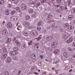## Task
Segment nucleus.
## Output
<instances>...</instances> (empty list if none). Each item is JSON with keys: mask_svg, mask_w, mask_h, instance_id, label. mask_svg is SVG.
I'll return each mask as SVG.
<instances>
[{"mask_svg": "<svg viewBox=\"0 0 75 75\" xmlns=\"http://www.w3.org/2000/svg\"><path fill=\"white\" fill-rule=\"evenodd\" d=\"M30 34L31 35H32L35 36V37H38V32L35 30L31 31L30 32Z\"/></svg>", "mask_w": 75, "mask_h": 75, "instance_id": "obj_1", "label": "nucleus"}, {"mask_svg": "<svg viewBox=\"0 0 75 75\" xmlns=\"http://www.w3.org/2000/svg\"><path fill=\"white\" fill-rule=\"evenodd\" d=\"M58 42L57 41H55L54 42H52L51 44V47L52 48H55L56 47H57V45Z\"/></svg>", "mask_w": 75, "mask_h": 75, "instance_id": "obj_2", "label": "nucleus"}, {"mask_svg": "<svg viewBox=\"0 0 75 75\" xmlns=\"http://www.w3.org/2000/svg\"><path fill=\"white\" fill-rule=\"evenodd\" d=\"M7 57V53L6 52L3 53L1 57V58L2 60H4Z\"/></svg>", "mask_w": 75, "mask_h": 75, "instance_id": "obj_3", "label": "nucleus"}, {"mask_svg": "<svg viewBox=\"0 0 75 75\" xmlns=\"http://www.w3.org/2000/svg\"><path fill=\"white\" fill-rule=\"evenodd\" d=\"M21 8H22V10H25L27 9V6L26 4H22L21 5Z\"/></svg>", "mask_w": 75, "mask_h": 75, "instance_id": "obj_4", "label": "nucleus"}, {"mask_svg": "<svg viewBox=\"0 0 75 75\" xmlns=\"http://www.w3.org/2000/svg\"><path fill=\"white\" fill-rule=\"evenodd\" d=\"M18 54V51H15L11 52L10 53V55H16Z\"/></svg>", "mask_w": 75, "mask_h": 75, "instance_id": "obj_5", "label": "nucleus"}, {"mask_svg": "<svg viewBox=\"0 0 75 75\" xmlns=\"http://www.w3.org/2000/svg\"><path fill=\"white\" fill-rule=\"evenodd\" d=\"M54 54H57L58 55V54H59L60 53H61L60 51L58 49H56L54 52Z\"/></svg>", "mask_w": 75, "mask_h": 75, "instance_id": "obj_6", "label": "nucleus"}, {"mask_svg": "<svg viewBox=\"0 0 75 75\" xmlns=\"http://www.w3.org/2000/svg\"><path fill=\"white\" fill-rule=\"evenodd\" d=\"M7 27L8 28H12V24L11 22H9L7 25Z\"/></svg>", "mask_w": 75, "mask_h": 75, "instance_id": "obj_7", "label": "nucleus"}, {"mask_svg": "<svg viewBox=\"0 0 75 75\" xmlns=\"http://www.w3.org/2000/svg\"><path fill=\"white\" fill-rule=\"evenodd\" d=\"M17 18L16 16H12L10 18L11 21H16V20H17Z\"/></svg>", "mask_w": 75, "mask_h": 75, "instance_id": "obj_8", "label": "nucleus"}, {"mask_svg": "<svg viewBox=\"0 0 75 75\" xmlns=\"http://www.w3.org/2000/svg\"><path fill=\"white\" fill-rule=\"evenodd\" d=\"M34 4V2L33 0H29L28 1V4L30 5H32V4Z\"/></svg>", "mask_w": 75, "mask_h": 75, "instance_id": "obj_9", "label": "nucleus"}, {"mask_svg": "<svg viewBox=\"0 0 75 75\" xmlns=\"http://www.w3.org/2000/svg\"><path fill=\"white\" fill-rule=\"evenodd\" d=\"M15 42L17 46H20V45H21V43H20V42H19V41H18V40H16L15 41Z\"/></svg>", "mask_w": 75, "mask_h": 75, "instance_id": "obj_10", "label": "nucleus"}, {"mask_svg": "<svg viewBox=\"0 0 75 75\" xmlns=\"http://www.w3.org/2000/svg\"><path fill=\"white\" fill-rule=\"evenodd\" d=\"M24 25L25 26L27 27L30 25V23L27 21H25L24 23Z\"/></svg>", "mask_w": 75, "mask_h": 75, "instance_id": "obj_11", "label": "nucleus"}, {"mask_svg": "<svg viewBox=\"0 0 75 75\" xmlns=\"http://www.w3.org/2000/svg\"><path fill=\"white\" fill-rule=\"evenodd\" d=\"M52 15L51 14H50L48 15L47 19V20H50V19H51V18H52Z\"/></svg>", "mask_w": 75, "mask_h": 75, "instance_id": "obj_12", "label": "nucleus"}, {"mask_svg": "<svg viewBox=\"0 0 75 75\" xmlns=\"http://www.w3.org/2000/svg\"><path fill=\"white\" fill-rule=\"evenodd\" d=\"M71 0H69V1L67 2L68 5L70 7H71L72 6V4L71 2Z\"/></svg>", "mask_w": 75, "mask_h": 75, "instance_id": "obj_13", "label": "nucleus"}, {"mask_svg": "<svg viewBox=\"0 0 75 75\" xmlns=\"http://www.w3.org/2000/svg\"><path fill=\"white\" fill-rule=\"evenodd\" d=\"M21 47L22 48H26L27 47V45H26V44H23L21 46Z\"/></svg>", "mask_w": 75, "mask_h": 75, "instance_id": "obj_14", "label": "nucleus"}, {"mask_svg": "<svg viewBox=\"0 0 75 75\" xmlns=\"http://www.w3.org/2000/svg\"><path fill=\"white\" fill-rule=\"evenodd\" d=\"M52 39V36H48L46 38V40H51Z\"/></svg>", "mask_w": 75, "mask_h": 75, "instance_id": "obj_15", "label": "nucleus"}, {"mask_svg": "<svg viewBox=\"0 0 75 75\" xmlns=\"http://www.w3.org/2000/svg\"><path fill=\"white\" fill-rule=\"evenodd\" d=\"M74 18V16L72 15H70L68 17V19L69 20H71L73 18Z\"/></svg>", "mask_w": 75, "mask_h": 75, "instance_id": "obj_16", "label": "nucleus"}, {"mask_svg": "<svg viewBox=\"0 0 75 75\" xmlns=\"http://www.w3.org/2000/svg\"><path fill=\"white\" fill-rule=\"evenodd\" d=\"M11 39L10 38H7V42L8 43H10L11 42Z\"/></svg>", "mask_w": 75, "mask_h": 75, "instance_id": "obj_17", "label": "nucleus"}, {"mask_svg": "<svg viewBox=\"0 0 75 75\" xmlns=\"http://www.w3.org/2000/svg\"><path fill=\"white\" fill-rule=\"evenodd\" d=\"M11 58L10 57H8L7 59V62H8V63H10V62H11Z\"/></svg>", "mask_w": 75, "mask_h": 75, "instance_id": "obj_18", "label": "nucleus"}, {"mask_svg": "<svg viewBox=\"0 0 75 75\" xmlns=\"http://www.w3.org/2000/svg\"><path fill=\"white\" fill-rule=\"evenodd\" d=\"M35 57H36L35 55L34 54H32L31 55V58L32 59H35Z\"/></svg>", "mask_w": 75, "mask_h": 75, "instance_id": "obj_19", "label": "nucleus"}, {"mask_svg": "<svg viewBox=\"0 0 75 75\" xmlns=\"http://www.w3.org/2000/svg\"><path fill=\"white\" fill-rule=\"evenodd\" d=\"M33 11H34L33 9L31 8H30L28 9V13H32Z\"/></svg>", "mask_w": 75, "mask_h": 75, "instance_id": "obj_20", "label": "nucleus"}, {"mask_svg": "<svg viewBox=\"0 0 75 75\" xmlns=\"http://www.w3.org/2000/svg\"><path fill=\"white\" fill-rule=\"evenodd\" d=\"M68 28L69 30H72L74 28V26H73L69 25L68 27Z\"/></svg>", "mask_w": 75, "mask_h": 75, "instance_id": "obj_21", "label": "nucleus"}, {"mask_svg": "<svg viewBox=\"0 0 75 75\" xmlns=\"http://www.w3.org/2000/svg\"><path fill=\"white\" fill-rule=\"evenodd\" d=\"M16 10L19 13H20L21 12V10H20V8L19 7H16Z\"/></svg>", "mask_w": 75, "mask_h": 75, "instance_id": "obj_22", "label": "nucleus"}, {"mask_svg": "<svg viewBox=\"0 0 75 75\" xmlns=\"http://www.w3.org/2000/svg\"><path fill=\"white\" fill-rule=\"evenodd\" d=\"M23 35L26 37H28V33L27 32H24L23 33Z\"/></svg>", "mask_w": 75, "mask_h": 75, "instance_id": "obj_23", "label": "nucleus"}, {"mask_svg": "<svg viewBox=\"0 0 75 75\" xmlns=\"http://www.w3.org/2000/svg\"><path fill=\"white\" fill-rule=\"evenodd\" d=\"M5 14L6 15H8L9 14V11L8 10H6L5 12Z\"/></svg>", "mask_w": 75, "mask_h": 75, "instance_id": "obj_24", "label": "nucleus"}, {"mask_svg": "<svg viewBox=\"0 0 75 75\" xmlns=\"http://www.w3.org/2000/svg\"><path fill=\"white\" fill-rule=\"evenodd\" d=\"M68 55L67 52H65L63 53V56L64 57H65V58H67V57H68V55Z\"/></svg>", "mask_w": 75, "mask_h": 75, "instance_id": "obj_25", "label": "nucleus"}, {"mask_svg": "<svg viewBox=\"0 0 75 75\" xmlns=\"http://www.w3.org/2000/svg\"><path fill=\"white\" fill-rule=\"evenodd\" d=\"M64 26L65 28H67V27H68V26H69V23H66L64 24Z\"/></svg>", "mask_w": 75, "mask_h": 75, "instance_id": "obj_26", "label": "nucleus"}, {"mask_svg": "<svg viewBox=\"0 0 75 75\" xmlns=\"http://www.w3.org/2000/svg\"><path fill=\"white\" fill-rule=\"evenodd\" d=\"M60 9L62 11V10H64L65 9V7L62 6H61L60 7Z\"/></svg>", "mask_w": 75, "mask_h": 75, "instance_id": "obj_27", "label": "nucleus"}, {"mask_svg": "<svg viewBox=\"0 0 75 75\" xmlns=\"http://www.w3.org/2000/svg\"><path fill=\"white\" fill-rule=\"evenodd\" d=\"M41 35H40V36L38 37V38H37V41H40V39L41 38Z\"/></svg>", "mask_w": 75, "mask_h": 75, "instance_id": "obj_28", "label": "nucleus"}, {"mask_svg": "<svg viewBox=\"0 0 75 75\" xmlns=\"http://www.w3.org/2000/svg\"><path fill=\"white\" fill-rule=\"evenodd\" d=\"M40 5H41V3L39 2H38L36 4V7H38L39 6H40Z\"/></svg>", "mask_w": 75, "mask_h": 75, "instance_id": "obj_29", "label": "nucleus"}, {"mask_svg": "<svg viewBox=\"0 0 75 75\" xmlns=\"http://www.w3.org/2000/svg\"><path fill=\"white\" fill-rule=\"evenodd\" d=\"M19 2V1L18 0H15L13 2V3L14 4H17Z\"/></svg>", "mask_w": 75, "mask_h": 75, "instance_id": "obj_30", "label": "nucleus"}, {"mask_svg": "<svg viewBox=\"0 0 75 75\" xmlns=\"http://www.w3.org/2000/svg\"><path fill=\"white\" fill-rule=\"evenodd\" d=\"M4 1H1L0 2V6H1V5H3L4 4Z\"/></svg>", "mask_w": 75, "mask_h": 75, "instance_id": "obj_31", "label": "nucleus"}, {"mask_svg": "<svg viewBox=\"0 0 75 75\" xmlns=\"http://www.w3.org/2000/svg\"><path fill=\"white\" fill-rule=\"evenodd\" d=\"M70 67L69 66H67L64 68V70H68L69 69Z\"/></svg>", "mask_w": 75, "mask_h": 75, "instance_id": "obj_32", "label": "nucleus"}, {"mask_svg": "<svg viewBox=\"0 0 75 75\" xmlns=\"http://www.w3.org/2000/svg\"><path fill=\"white\" fill-rule=\"evenodd\" d=\"M26 18L27 20H29L30 18V17L29 16H27L26 17Z\"/></svg>", "mask_w": 75, "mask_h": 75, "instance_id": "obj_33", "label": "nucleus"}, {"mask_svg": "<svg viewBox=\"0 0 75 75\" xmlns=\"http://www.w3.org/2000/svg\"><path fill=\"white\" fill-rule=\"evenodd\" d=\"M46 50H48L49 51H51L52 49L51 47H47L46 48Z\"/></svg>", "mask_w": 75, "mask_h": 75, "instance_id": "obj_34", "label": "nucleus"}, {"mask_svg": "<svg viewBox=\"0 0 75 75\" xmlns=\"http://www.w3.org/2000/svg\"><path fill=\"white\" fill-rule=\"evenodd\" d=\"M72 60H75V55H73L72 57Z\"/></svg>", "mask_w": 75, "mask_h": 75, "instance_id": "obj_35", "label": "nucleus"}, {"mask_svg": "<svg viewBox=\"0 0 75 75\" xmlns=\"http://www.w3.org/2000/svg\"><path fill=\"white\" fill-rule=\"evenodd\" d=\"M32 43H33V42L32 41H30L28 42V45H31L32 44Z\"/></svg>", "mask_w": 75, "mask_h": 75, "instance_id": "obj_36", "label": "nucleus"}, {"mask_svg": "<svg viewBox=\"0 0 75 75\" xmlns=\"http://www.w3.org/2000/svg\"><path fill=\"white\" fill-rule=\"evenodd\" d=\"M71 12L72 13H75V8L72 9L71 10Z\"/></svg>", "mask_w": 75, "mask_h": 75, "instance_id": "obj_37", "label": "nucleus"}, {"mask_svg": "<svg viewBox=\"0 0 75 75\" xmlns=\"http://www.w3.org/2000/svg\"><path fill=\"white\" fill-rule=\"evenodd\" d=\"M42 24V22L41 21H40L39 22L38 25V26H40V25H41Z\"/></svg>", "mask_w": 75, "mask_h": 75, "instance_id": "obj_38", "label": "nucleus"}, {"mask_svg": "<svg viewBox=\"0 0 75 75\" xmlns=\"http://www.w3.org/2000/svg\"><path fill=\"white\" fill-rule=\"evenodd\" d=\"M62 1L61 0H57V2L58 3H61Z\"/></svg>", "mask_w": 75, "mask_h": 75, "instance_id": "obj_39", "label": "nucleus"}, {"mask_svg": "<svg viewBox=\"0 0 75 75\" xmlns=\"http://www.w3.org/2000/svg\"><path fill=\"white\" fill-rule=\"evenodd\" d=\"M71 42L72 41H73V38H70L69 40Z\"/></svg>", "mask_w": 75, "mask_h": 75, "instance_id": "obj_40", "label": "nucleus"}, {"mask_svg": "<svg viewBox=\"0 0 75 75\" xmlns=\"http://www.w3.org/2000/svg\"><path fill=\"white\" fill-rule=\"evenodd\" d=\"M16 13V11H13L11 12V15H12V14H14V13Z\"/></svg>", "mask_w": 75, "mask_h": 75, "instance_id": "obj_41", "label": "nucleus"}, {"mask_svg": "<svg viewBox=\"0 0 75 75\" xmlns=\"http://www.w3.org/2000/svg\"><path fill=\"white\" fill-rule=\"evenodd\" d=\"M9 75V72H8L6 71L5 72V75Z\"/></svg>", "mask_w": 75, "mask_h": 75, "instance_id": "obj_42", "label": "nucleus"}, {"mask_svg": "<svg viewBox=\"0 0 75 75\" xmlns=\"http://www.w3.org/2000/svg\"><path fill=\"white\" fill-rule=\"evenodd\" d=\"M67 44H69V43H71V42H70V41L69 40L67 41Z\"/></svg>", "mask_w": 75, "mask_h": 75, "instance_id": "obj_43", "label": "nucleus"}, {"mask_svg": "<svg viewBox=\"0 0 75 75\" xmlns=\"http://www.w3.org/2000/svg\"><path fill=\"white\" fill-rule=\"evenodd\" d=\"M68 50L69 51H73V50H72V49H71L70 48H69Z\"/></svg>", "mask_w": 75, "mask_h": 75, "instance_id": "obj_44", "label": "nucleus"}, {"mask_svg": "<svg viewBox=\"0 0 75 75\" xmlns=\"http://www.w3.org/2000/svg\"><path fill=\"white\" fill-rule=\"evenodd\" d=\"M37 30L38 31H40V30H41V27H38L37 28Z\"/></svg>", "mask_w": 75, "mask_h": 75, "instance_id": "obj_45", "label": "nucleus"}, {"mask_svg": "<svg viewBox=\"0 0 75 75\" xmlns=\"http://www.w3.org/2000/svg\"><path fill=\"white\" fill-rule=\"evenodd\" d=\"M46 1V0H41V2L42 3H45Z\"/></svg>", "mask_w": 75, "mask_h": 75, "instance_id": "obj_46", "label": "nucleus"}, {"mask_svg": "<svg viewBox=\"0 0 75 75\" xmlns=\"http://www.w3.org/2000/svg\"><path fill=\"white\" fill-rule=\"evenodd\" d=\"M60 6V5H55V7L57 8H58V7H59Z\"/></svg>", "mask_w": 75, "mask_h": 75, "instance_id": "obj_47", "label": "nucleus"}, {"mask_svg": "<svg viewBox=\"0 0 75 75\" xmlns=\"http://www.w3.org/2000/svg\"><path fill=\"white\" fill-rule=\"evenodd\" d=\"M42 65L41 63V62H38V65L39 66H41Z\"/></svg>", "mask_w": 75, "mask_h": 75, "instance_id": "obj_48", "label": "nucleus"}, {"mask_svg": "<svg viewBox=\"0 0 75 75\" xmlns=\"http://www.w3.org/2000/svg\"><path fill=\"white\" fill-rule=\"evenodd\" d=\"M42 75H47V74H46V72H44L42 73Z\"/></svg>", "mask_w": 75, "mask_h": 75, "instance_id": "obj_49", "label": "nucleus"}, {"mask_svg": "<svg viewBox=\"0 0 75 75\" xmlns=\"http://www.w3.org/2000/svg\"><path fill=\"white\" fill-rule=\"evenodd\" d=\"M47 3L49 5H50V1H48L47 2Z\"/></svg>", "mask_w": 75, "mask_h": 75, "instance_id": "obj_50", "label": "nucleus"}, {"mask_svg": "<svg viewBox=\"0 0 75 75\" xmlns=\"http://www.w3.org/2000/svg\"><path fill=\"white\" fill-rule=\"evenodd\" d=\"M35 66H33L31 68V69H35Z\"/></svg>", "mask_w": 75, "mask_h": 75, "instance_id": "obj_51", "label": "nucleus"}, {"mask_svg": "<svg viewBox=\"0 0 75 75\" xmlns=\"http://www.w3.org/2000/svg\"><path fill=\"white\" fill-rule=\"evenodd\" d=\"M52 20H49V21H48V23H51V22H52Z\"/></svg>", "mask_w": 75, "mask_h": 75, "instance_id": "obj_52", "label": "nucleus"}, {"mask_svg": "<svg viewBox=\"0 0 75 75\" xmlns=\"http://www.w3.org/2000/svg\"><path fill=\"white\" fill-rule=\"evenodd\" d=\"M66 35H64L63 36V37L64 38H65V37H66Z\"/></svg>", "mask_w": 75, "mask_h": 75, "instance_id": "obj_53", "label": "nucleus"}, {"mask_svg": "<svg viewBox=\"0 0 75 75\" xmlns=\"http://www.w3.org/2000/svg\"><path fill=\"white\" fill-rule=\"evenodd\" d=\"M17 48L16 47H15L13 48V50H14V51H17Z\"/></svg>", "mask_w": 75, "mask_h": 75, "instance_id": "obj_54", "label": "nucleus"}, {"mask_svg": "<svg viewBox=\"0 0 75 75\" xmlns=\"http://www.w3.org/2000/svg\"><path fill=\"white\" fill-rule=\"evenodd\" d=\"M40 57L41 59H42V58H43V56L42 55H40Z\"/></svg>", "mask_w": 75, "mask_h": 75, "instance_id": "obj_55", "label": "nucleus"}, {"mask_svg": "<svg viewBox=\"0 0 75 75\" xmlns=\"http://www.w3.org/2000/svg\"><path fill=\"white\" fill-rule=\"evenodd\" d=\"M34 74H35L36 75H37L38 74V73L36 72H34Z\"/></svg>", "mask_w": 75, "mask_h": 75, "instance_id": "obj_56", "label": "nucleus"}, {"mask_svg": "<svg viewBox=\"0 0 75 75\" xmlns=\"http://www.w3.org/2000/svg\"><path fill=\"white\" fill-rule=\"evenodd\" d=\"M4 34H7V31L6 30L4 31Z\"/></svg>", "mask_w": 75, "mask_h": 75, "instance_id": "obj_57", "label": "nucleus"}, {"mask_svg": "<svg viewBox=\"0 0 75 75\" xmlns=\"http://www.w3.org/2000/svg\"><path fill=\"white\" fill-rule=\"evenodd\" d=\"M73 47H75V42H74L73 44Z\"/></svg>", "mask_w": 75, "mask_h": 75, "instance_id": "obj_58", "label": "nucleus"}, {"mask_svg": "<svg viewBox=\"0 0 75 75\" xmlns=\"http://www.w3.org/2000/svg\"><path fill=\"white\" fill-rule=\"evenodd\" d=\"M40 44H38V43H36L35 44V45H39Z\"/></svg>", "mask_w": 75, "mask_h": 75, "instance_id": "obj_59", "label": "nucleus"}, {"mask_svg": "<svg viewBox=\"0 0 75 75\" xmlns=\"http://www.w3.org/2000/svg\"><path fill=\"white\" fill-rule=\"evenodd\" d=\"M18 74H20L21 72V71H20V70H19L18 72Z\"/></svg>", "mask_w": 75, "mask_h": 75, "instance_id": "obj_60", "label": "nucleus"}, {"mask_svg": "<svg viewBox=\"0 0 75 75\" xmlns=\"http://www.w3.org/2000/svg\"><path fill=\"white\" fill-rule=\"evenodd\" d=\"M36 71H38V72H40V70H39L38 69H37Z\"/></svg>", "mask_w": 75, "mask_h": 75, "instance_id": "obj_61", "label": "nucleus"}, {"mask_svg": "<svg viewBox=\"0 0 75 75\" xmlns=\"http://www.w3.org/2000/svg\"><path fill=\"white\" fill-rule=\"evenodd\" d=\"M56 12H57V13H59V10H57L56 11Z\"/></svg>", "mask_w": 75, "mask_h": 75, "instance_id": "obj_62", "label": "nucleus"}, {"mask_svg": "<svg viewBox=\"0 0 75 75\" xmlns=\"http://www.w3.org/2000/svg\"><path fill=\"white\" fill-rule=\"evenodd\" d=\"M73 3L75 4V0H73Z\"/></svg>", "mask_w": 75, "mask_h": 75, "instance_id": "obj_63", "label": "nucleus"}, {"mask_svg": "<svg viewBox=\"0 0 75 75\" xmlns=\"http://www.w3.org/2000/svg\"><path fill=\"white\" fill-rule=\"evenodd\" d=\"M17 30H18L19 31H20V29L19 28H17Z\"/></svg>", "mask_w": 75, "mask_h": 75, "instance_id": "obj_64", "label": "nucleus"}]
</instances>
